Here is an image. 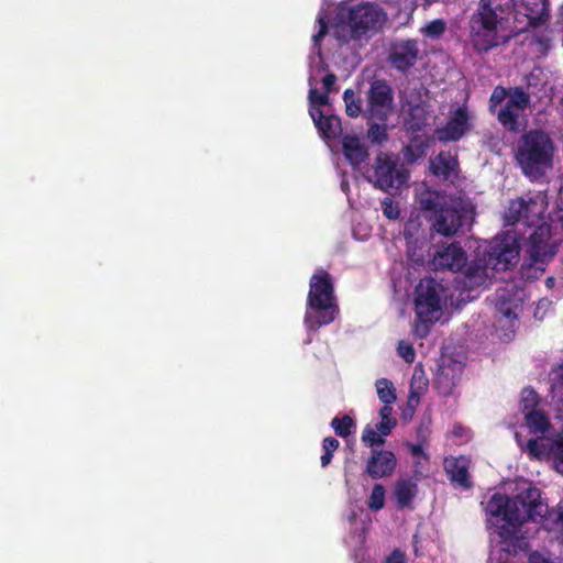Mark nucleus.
Segmentation results:
<instances>
[{
  "instance_id": "obj_1",
  "label": "nucleus",
  "mask_w": 563,
  "mask_h": 563,
  "mask_svg": "<svg viewBox=\"0 0 563 563\" xmlns=\"http://www.w3.org/2000/svg\"><path fill=\"white\" fill-rule=\"evenodd\" d=\"M547 209V197L539 191L511 200L505 211L507 224L522 222L533 228L527 241V258L520 267L521 277L526 279L539 278L556 252L555 245L550 244L551 225L544 221Z\"/></svg>"
},
{
  "instance_id": "obj_2",
  "label": "nucleus",
  "mask_w": 563,
  "mask_h": 563,
  "mask_svg": "<svg viewBox=\"0 0 563 563\" xmlns=\"http://www.w3.org/2000/svg\"><path fill=\"white\" fill-rule=\"evenodd\" d=\"M487 512L504 523L498 527L501 550L510 555L526 552L529 541L519 534L526 521H540L545 529H550L544 519L549 507L541 499V492L537 487H529L514 498L503 494H494L487 503Z\"/></svg>"
},
{
  "instance_id": "obj_3",
  "label": "nucleus",
  "mask_w": 563,
  "mask_h": 563,
  "mask_svg": "<svg viewBox=\"0 0 563 563\" xmlns=\"http://www.w3.org/2000/svg\"><path fill=\"white\" fill-rule=\"evenodd\" d=\"M419 209L427 213L432 229L445 238L470 230L474 212L461 199L442 196L438 191L423 190L417 197Z\"/></svg>"
},
{
  "instance_id": "obj_4",
  "label": "nucleus",
  "mask_w": 563,
  "mask_h": 563,
  "mask_svg": "<svg viewBox=\"0 0 563 563\" xmlns=\"http://www.w3.org/2000/svg\"><path fill=\"white\" fill-rule=\"evenodd\" d=\"M554 152L551 136L543 130L531 129L520 136L515 159L526 177L538 181L553 168Z\"/></svg>"
},
{
  "instance_id": "obj_5",
  "label": "nucleus",
  "mask_w": 563,
  "mask_h": 563,
  "mask_svg": "<svg viewBox=\"0 0 563 563\" xmlns=\"http://www.w3.org/2000/svg\"><path fill=\"white\" fill-rule=\"evenodd\" d=\"M334 284L330 273L318 269L309 280L305 325L310 331L332 323L339 314Z\"/></svg>"
},
{
  "instance_id": "obj_6",
  "label": "nucleus",
  "mask_w": 563,
  "mask_h": 563,
  "mask_svg": "<svg viewBox=\"0 0 563 563\" xmlns=\"http://www.w3.org/2000/svg\"><path fill=\"white\" fill-rule=\"evenodd\" d=\"M445 288L432 277L422 278L415 289V333L423 339L430 332V325L439 320Z\"/></svg>"
},
{
  "instance_id": "obj_7",
  "label": "nucleus",
  "mask_w": 563,
  "mask_h": 563,
  "mask_svg": "<svg viewBox=\"0 0 563 563\" xmlns=\"http://www.w3.org/2000/svg\"><path fill=\"white\" fill-rule=\"evenodd\" d=\"M338 20L350 29L353 40H361L369 33L378 32L387 22V13L377 3L361 2L341 8Z\"/></svg>"
},
{
  "instance_id": "obj_8",
  "label": "nucleus",
  "mask_w": 563,
  "mask_h": 563,
  "mask_svg": "<svg viewBox=\"0 0 563 563\" xmlns=\"http://www.w3.org/2000/svg\"><path fill=\"white\" fill-rule=\"evenodd\" d=\"M409 177V170L399 164L397 156L379 152L373 165V175L367 179L382 191L393 194L401 189Z\"/></svg>"
},
{
  "instance_id": "obj_9",
  "label": "nucleus",
  "mask_w": 563,
  "mask_h": 563,
  "mask_svg": "<svg viewBox=\"0 0 563 563\" xmlns=\"http://www.w3.org/2000/svg\"><path fill=\"white\" fill-rule=\"evenodd\" d=\"M394 107V90L385 79H374L366 92L364 118L386 122Z\"/></svg>"
},
{
  "instance_id": "obj_10",
  "label": "nucleus",
  "mask_w": 563,
  "mask_h": 563,
  "mask_svg": "<svg viewBox=\"0 0 563 563\" xmlns=\"http://www.w3.org/2000/svg\"><path fill=\"white\" fill-rule=\"evenodd\" d=\"M519 0H481L477 11V21L487 32H494L504 21H518L517 3Z\"/></svg>"
},
{
  "instance_id": "obj_11",
  "label": "nucleus",
  "mask_w": 563,
  "mask_h": 563,
  "mask_svg": "<svg viewBox=\"0 0 563 563\" xmlns=\"http://www.w3.org/2000/svg\"><path fill=\"white\" fill-rule=\"evenodd\" d=\"M520 258V243L515 234L507 233L495 241L487 257V266L495 271H507L515 267Z\"/></svg>"
},
{
  "instance_id": "obj_12",
  "label": "nucleus",
  "mask_w": 563,
  "mask_h": 563,
  "mask_svg": "<svg viewBox=\"0 0 563 563\" xmlns=\"http://www.w3.org/2000/svg\"><path fill=\"white\" fill-rule=\"evenodd\" d=\"M419 43L415 38H399L390 43L387 62L395 70L406 74L420 58Z\"/></svg>"
},
{
  "instance_id": "obj_13",
  "label": "nucleus",
  "mask_w": 563,
  "mask_h": 563,
  "mask_svg": "<svg viewBox=\"0 0 563 563\" xmlns=\"http://www.w3.org/2000/svg\"><path fill=\"white\" fill-rule=\"evenodd\" d=\"M517 13L518 23H522L523 20L520 16L526 19V23L522 26L516 25L518 32H523L528 27H537L543 23L549 18V2L548 0H519L517 3Z\"/></svg>"
},
{
  "instance_id": "obj_14",
  "label": "nucleus",
  "mask_w": 563,
  "mask_h": 563,
  "mask_svg": "<svg viewBox=\"0 0 563 563\" xmlns=\"http://www.w3.org/2000/svg\"><path fill=\"white\" fill-rule=\"evenodd\" d=\"M470 128L467 109L465 107H459L445 125L437 129L435 134L440 142H456L467 133Z\"/></svg>"
},
{
  "instance_id": "obj_15",
  "label": "nucleus",
  "mask_w": 563,
  "mask_h": 563,
  "mask_svg": "<svg viewBox=\"0 0 563 563\" xmlns=\"http://www.w3.org/2000/svg\"><path fill=\"white\" fill-rule=\"evenodd\" d=\"M396 466L397 459L391 451L374 449L365 471L371 478L378 479L391 475Z\"/></svg>"
},
{
  "instance_id": "obj_16",
  "label": "nucleus",
  "mask_w": 563,
  "mask_h": 563,
  "mask_svg": "<svg viewBox=\"0 0 563 563\" xmlns=\"http://www.w3.org/2000/svg\"><path fill=\"white\" fill-rule=\"evenodd\" d=\"M463 373V365L452 362L448 365H441L435 373L434 387L438 393L444 397L452 395L459 384Z\"/></svg>"
},
{
  "instance_id": "obj_17",
  "label": "nucleus",
  "mask_w": 563,
  "mask_h": 563,
  "mask_svg": "<svg viewBox=\"0 0 563 563\" xmlns=\"http://www.w3.org/2000/svg\"><path fill=\"white\" fill-rule=\"evenodd\" d=\"M467 256L460 243L453 242L442 251H438L434 265L441 269L459 272L466 265Z\"/></svg>"
},
{
  "instance_id": "obj_18",
  "label": "nucleus",
  "mask_w": 563,
  "mask_h": 563,
  "mask_svg": "<svg viewBox=\"0 0 563 563\" xmlns=\"http://www.w3.org/2000/svg\"><path fill=\"white\" fill-rule=\"evenodd\" d=\"M444 471L452 483H456L464 488H471L472 482L470 481L468 468L470 460L464 455L459 457L449 456L443 462Z\"/></svg>"
},
{
  "instance_id": "obj_19",
  "label": "nucleus",
  "mask_w": 563,
  "mask_h": 563,
  "mask_svg": "<svg viewBox=\"0 0 563 563\" xmlns=\"http://www.w3.org/2000/svg\"><path fill=\"white\" fill-rule=\"evenodd\" d=\"M309 114L318 131L325 140L336 139L341 132V119L338 115H324L320 108H309Z\"/></svg>"
},
{
  "instance_id": "obj_20",
  "label": "nucleus",
  "mask_w": 563,
  "mask_h": 563,
  "mask_svg": "<svg viewBox=\"0 0 563 563\" xmlns=\"http://www.w3.org/2000/svg\"><path fill=\"white\" fill-rule=\"evenodd\" d=\"M342 152L353 168H358L368 158V148L355 135L346 134L342 137Z\"/></svg>"
},
{
  "instance_id": "obj_21",
  "label": "nucleus",
  "mask_w": 563,
  "mask_h": 563,
  "mask_svg": "<svg viewBox=\"0 0 563 563\" xmlns=\"http://www.w3.org/2000/svg\"><path fill=\"white\" fill-rule=\"evenodd\" d=\"M418 492V486L411 479H399L395 485V498L398 508H409Z\"/></svg>"
},
{
  "instance_id": "obj_22",
  "label": "nucleus",
  "mask_w": 563,
  "mask_h": 563,
  "mask_svg": "<svg viewBox=\"0 0 563 563\" xmlns=\"http://www.w3.org/2000/svg\"><path fill=\"white\" fill-rule=\"evenodd\" d=\"M527 451L531 459L542 460L545 457H553L555 452L553 438L545 439L544 437L537 439H529L527 442Z\"/></svg>"
},
{
  "instance_id": "obj_23",
  "label": "nucleus",
  "mask_w": 563,
  "mask_h": 563,
  "mask_svg": "<svg viewBox=\"0 0 563 563\" xmlns=\"http://www.w3.org/2000/svg\"><path fill=\"white\" fill-rule=\"evenodd\" d=\"M429 144L428 142L419 135H415L408 145L402 148V156L405 163L411 165L416 163L418 159L422 158L427 154V148Z\"/></svg>"
},
{
  "instance_id": "obj_24",
  "label": "nucleus",
  "mask_w": 563,
  "mask_h": 563,
  "mask_svg": "<svg viewBox=\"0 0 563 563\" xmlns=\"http://www.w3.org/2000/svg\"><path fill=\"white\" fill-rule=\"evenodd\" d=\"M427 111L420 104L410 106L404 119V126L409 132L421 131L427 125Z\"/></svg>"
},
{
  "instance_id": "obj_25",
  "label": "nucleus",
  "mask_w": 563,
  "mask_h": 563,
  "mask_svg": "<svg viewBox=\"0 0 563 563\" xmlns=\"http://www.w3.org/2000/svg\"><path fill=\"white\" fill-rule=\"evenodd\" d=\"M525 421L530 433L544 434L551 428V422L547 413L542 410H530L525 412Z\"/></svg>"
},
{
  "instance_id": "obj_26",
  "label": "nucleus",
  "mask_w": 563,
  "mask_h": 563,
  "mask_svg": "<svg viewBox=\"0 0 563 563\" xmlns=\"http://www.w3.org/2000/svg\"><path fill=\"white\" fill-rule=\"evenodd\" d=\"M487 277V266H468L465 272L464 285L470 287H479L485 284Z\"/></svg>"
},
{
  "instance_id": "obj_27",
  "label": "nucleus",
  "mask_w": 563,
  "mask_h": 563,
  "mask_svg": "<svg viewBox=\"0 0 563 563\" xmlns=\"http://www.w3.org/2000/svg\"><path fill=\"white\" fill-rule=\"evenodd\" d=\"M343 100L345 103V112L350 118H357L364 115V109L362 107V99L355 95L353 89H346L343 92Z\"/></svg>"
},
{
  "instance_id": "obj_28",
  "label": "nucleus",
  "mask_w": 563,
  "mask_h": 563,
  "mask_svg": "<svg viewBox=\"0 0 563 563\" xmlns=\"http://www.w3.org/2000/svg\"><path fill=\"white\" fill-rule=\"evenodd\" d=\"M497 119L499 123L510 132H517L519 129V114L507 104L504 106L498 112Z\"/></svg>"
},
{
  "instance_id": "obj_29",
  "label": "nucleus",
  "mask_w": 563,
  "mask_h": 563,
  "mask_svg": "<svg viewBox=\"0 0 563 563\" xmlns=\"http://www.w3.org/2000/svg\"><path fill=\"white\" fill-rule=\"evenodd\" d=\"M507 106L515 108L516 110H525L530 103V96L522 87H514L508 91Z\"/></svg>"
},
{
  "instance_id": "obj_30",
  "label": "nucleus",
  "mask_w": 563,
  "mask_h": 563,
  "mask_svg": "<svg viewBox=\"0 0 563 563\" xmlns=\"http://www.w3.org/2000/svg\"><path fill=\"white\" fill-rule=\"evenodd\" d=\"M456 164L455 159L451 156H446L443 153H440L434 162H431L432 173L437 176L449 177L453 172L454 165Z\"/></svg>"
},
{
  "instance_id": "obj_31",
  "label": "nucleus",
  "mask_w": 563,
  "mask_h": 563,
  "mask_svg": "<svg viewBox=\"0 0 563 563\" xmlns=\"http://www.w3.org/2000/svg\"><path fill=\"white\" fill-rule=\"evenodd\" d=\"M376 389L379 400L384 406H390L396 401V393L393 383L387 378H379L376 382Z\"/></svg>"
},
{
  "instance_id": "obj_32",
  "label": "nucleus",
  "mask_w": 563,
  "mask_h": 563,
  "mask_svg": "<svg viewBox=\"0 0 563 563\" xmlns=\"http://www.w3.org/2000/svg\"><path fill=\"white\" fill-rule=\"evenodd\" d=\"M331 427L336 435L347 438L351 435L352 429L355 428V422L350 416L344 415L342 417H334L331 421Z\"/></svg>"
},
{
  "instance_id": "obj_33",
  "label": "nucleus",
  "mask_w": 563,
  "mask_h": 563,
  "mask_svg": "<svg viewBox=\"0 0 563 563\" xmlns=\"http://www.w3.org/2000/svg\"><path fill=\"white\" fill-rule=\"evenodd\" d=\"M393 409L390 406H383L379 410L380 422L376 423V430L382 433V435H388L393 428L396 426L397 421L395 418H391Z\"/></svg>"
},
{
  "instance_id": "obj_34",
  "label": "nucleus",
  "mask_w": 563,
  "mask_h": 563,
  "mask_svg": "<svg viewBox=\"0 0 563 563\" xmlns=\"http://www.w3.org/2000/svg\"><path fill=\"white\" fill-rule=\"evenodd\" d=\"M367 137L374 144H382L387 141L388 133L385 122L373 121L368 126Z\"/></svg>"
},
{
  "instance_id": "obj_35",
  "label": "nucleus",
  "mask_w": 563,
  "mask_h": 563,
  "mask_svg": "<svg viewBox=\"0 0 563 563\" xmlns=\"http://www.w3.org/2000/svg\"><path fill=\"white\" fill-rule=\"evenodd\" d=\"M446 30V23L442 19H435L427 23L421 32L426 37L437 40L440 38Z\"/></svg>"
},
{
  "instance_id": "obj_36",
  "label": "nucleus",
  "mask_w": 563,
  "mask_h": 563,
  "mask_svg": "<svg viewBox=\"0 0 563 563\" xmlns=\"http://www.w3.org/2000/svg\"><path fill=\"white\" fill-rule=\"evenodd\" d=\"M428 388V379L423 377V375L418 376L417 372H415L411 383H410V401L416 400L419 401L420 397L426 393Z\"/></svg>"
},
{
  "instance_id": "obj_37",
  "label": "nucleus",
  "mask_w": 563,
  "mask_h": 563,
  "mask_svg": "<svg viewBox=\"0 0 563 563\" xmlns=\"http://www.w3.org/2000/svg\"><path fill=\"white\" fill-rule=\"evenodd\" d=\"M339 445H340L339 440L333 437H328V438L323 439V442H322L323 454L320 457L322 467H327L331 463L333 453L338 450Z\"/></svg>"
},
{
  "instance_id": "obj_38",
  "label": "nucleus",
  "mask_w": 563,
  "mask_h": 563,
  "mask_svg": "<svg viewBox=\"0 0 563 563\" xmlns=\"http://www.w3.org/2000/svg\"><path fill=\"white\" fill-rule=\"evenodd\" d=\"M385 488L382 484H375L371 496L367 500V506L371 510L377 511L380 510L385 505Z\"/></svg>"
},
{
  "instance_id": "obj_39",
  "label": "nucleus",
  "mask_w": 563,
  "mask_h": 563,
  "mask_svg": "<svg viewBox=\"0 0 563 563\" xmlns=\"http://www.w3.org/2000/svg\"><path fill=\"white\" fill-rule=\"evenodd\" d=\"M385 435H382L380 432L376 430V428H372L369 424H367L362 433V442L371 448L379 446L385 443Z\"/></svg>"
},
{
  "instance_id": "obj_40",
  "label": "nucleus",
  "mask_w": 563,
  "mask_h": 563,
  "mask_svg": "<svg viewBox=\"0 0 563 563\" xmlns=\"http://www.w3.org/2000/svg\"><path fill=\"white\" fill-rule=\"evenodd\" d=\"M382 210L383 214L388 220H397L400 216V208L397 202H395L391 198L385 197L382 200Z\"/></svg>"
},
{
  "instance_id": "obj_41",
  "label": "nucleus",
  "mask_w": 563,
  "mask_h": 563,
  "mask_svg": "<svg viewBox=\"0 0 563 563\" xmlns=\"http://www.w3.org/2000/svg\"><path fill=\"white\" fill-rule=\"evenodd\" d=\"M539 404L538 394L531 388H525L522 391V408L523 411L536 410Z\"/></svg>"
},
{
  "instance_id": "obj_42",
  "label": "nucleus",
  "mask_w": 563,
  "mask_h": 563,
  "mask_svg": "<svg viewBox=\"0 0 563 563\" xmlns=\"http://www.w3.org/2000/svg\"><path fill=\"white\" fill-rule=\"evenodd\" d=\"M308 99L310 108H319L322 106H327L329 103V93H327L325 91L323 93H320L318 89L311 87L309 89Z\"/></svg>"
},
{
  "instance_id": "obj_43",
  "label": "nucleus",
  "mask_w": 563,
  "mask_h": 563,
  "mask_svg": "<svg viewBox=\"0 0 563 563\" xmlns=\"http://www.w3.org/2000/svg\"><path fill=\"white\" fill-rule=\"evenodd\" d=\"M397 352L407 363H412L415 361L416 352L411 344L400 341Z\"/></svg>"
},
{
  "instance_id": "obj_44",
  "label": "nucleus",
  "mask_w": 563,
  "mask_h": 563,
  "mask_svg": "<svg viewBox=\"0 0 563 563\" xmlns=\"http://www.w3.org/2000/svg\"><path fill=\"white\" fill-rule=\"evenodd\" d=\"M498 45V42L496 41L495 35L490 36L489 38H482L478 36L474 40V46L479 52H488L490 48Z\"/></svg>"
},
{
  "instance_id": "obj_45",
  "label": "nucleus",
  "mask_w": 563,
  "mask_h": 563,
  "mask_svg": "<svg viewBox=\"0 0 563 563\" xmlns=\"http://www.w3.org/2000/svg\"><path fill=\"white\" fill-rule=\"evenodd\" d=\"M506 97H508V91L506 88L503 86L495 87L489 98L490 107L500 104L506 99Z\"/></svg>"
},
{
  "instance_id": "obj_46",
  "label": "nucleus",
  "mask_w": 563,
  "mask_h": 563,
  "mask_svg": "<svg viewBox=\"0 0 563 563\" xmlns=\"http://www.w3.org/2000/svg\"><path fill=\"white\" fill-rule=\"evenodd\" d=\"M498 312L507 319L511 324L517 320V314L515 311L505 302L498 306Z\"/></svg>"
},
{
  "instance_id": "obj_47",
  "label": "nucleus",
  "mask_w": 563,
  "mask_h": 563,
  "mask_svg": "<svg viewBox=\"0 0 563 563\" xmlns=\"http://www.w3.org/2000/svg\"><path fill=\"white\" fill-rule=\"evenodd\" d=\"M552 460L555 471L563 476V449H555Z\"/></svg>"
},
{
  "instance_id": "obj_48",
  "label": "nucleus",
  "mask_w": 563,
  "mask_h": 563,
  "mask_svg": "<svg viewBox=\"0 0 563 563\" xmlns=\"http://www.w3.org/2000/svg\"><path fill=\"white\" fill-rule=\"evenodd\" d=\"M318 22H319L320 29H319L318 33H316L312 37V40L316 44H318L328 33V23H327L325 19L321 16L318 19Z\"/></svg>"
},
{
  "instance_id": "obj_49",
  "label": "nucleus",
  "mask_w": 563,
  "mask_h": 563,
  "mask_svg": "<svg viewBox=\"0 0 563 563\" xmlns=\"http://www.w3.org/2000/svg\"><path fill=\"white\" fill-rule=\"evenodd\" d=\"M336 79L338 78H336L335 74H333V73H329L322 78V84L324 87V91L327 93H330L331 91L334 90V85L336 82Z\"/></svg>"
},
{
  "instance_id": "obj_50",
  "label": "nucleus",
  "mask_w": 563,
  "mask_h": 563,
  "mask_svg": "<svg viewBox=\"0 0 563 563\" xmlns=\"http://www.w3.org/2000/svg\"><path fill=\"white\" fill-rule=\"evenodd\" d=\"M386 563H406V555L399 549H395L386 559Z\"/></svg>"
},
{
  "instance_id": "obj_51",
  "label": "nucleus",
  "mask_w": 563,
  "mask_h": 563,
  "mask_svg": "<svg viewBox=\"0 0 563 563\" xmlns=\"http://www.w3.org/2000/svg\"><path fill=\"white\" fill-rule=\"evenodd\" d=\"M553 438L554 441V448L555 449H563V428L559 433H556Z\"/></svg>"
},
{
  "instance_id": "obj_52",
  "label": "nucleus",
  "mask_w": 563,
  "mask_h": 563,
  "mask_svg": "<svg viewBox=\"0 0 563 563\" xmlns=\"http://www.w3.org/2000/svg\"><path fill=\"white\" fill-rule=\"evenodd\" d=\"M410 452L415 456H419L423 453V448L420 444H411L410 445Z\"/></svg>"
},
{
  "instance_id": "obj_53",
  "label": "nucleus",
  "mask_w": 563,
  "mask_h": 563,
  "mask_svg": "<svg viewBox=\"0 0 563 563\" xmlns=\"http://www.w3.org/2000/svg\"><path fill=\"white\" fill-rule=\"evenodd\" d=\"M556 373L559 379L563 383V362L558 366Z\"/></svg>"
},
{
  "instance_id": "obj_54",
  "label": "nucleus",
  "mask_w": 563,
  "mask_h": 563,
  "mask_svg": "<svg viewBox=\"0 0 563 563\" xmlns=\"http://www.w3.org/2000/svg\"><path fill=\"white\" fill-rule=\"evenodd\" d=\"M545 283H547L548 286H550V285H552L554 283V278L553 277H549Z\"/></svg>"
},
{
  "instance_id": "obj_55",
  "label": "nucleus",
  "mask_w": 563,
  "mask_h": 563,
  "mask_svg": "<svg viewBox=\"0 0 563 563\" xmlns=\"http://www.w3.org/2000/svg\"><path fill=\"white\" fill-rule=\"evenodd\" d=\"M309 85L312 86L313 85V79L312 78H309Z\"/></svg>"
},
{
  "instance_id": "obj_56",
  "label": "nucleus",
  "mask_w": 563,
  "mask_h": 563,
  "mask_svg": "<svg viewBox=\"0 0 563 563\" xmlns=\"http://www.w3.org/2000/svg\"><path fill=\"white\" fill-rule=\"evenodd\" d=\"M560 192L563 195V184L560 187Z\"/></svg>"
}]
</instances>
